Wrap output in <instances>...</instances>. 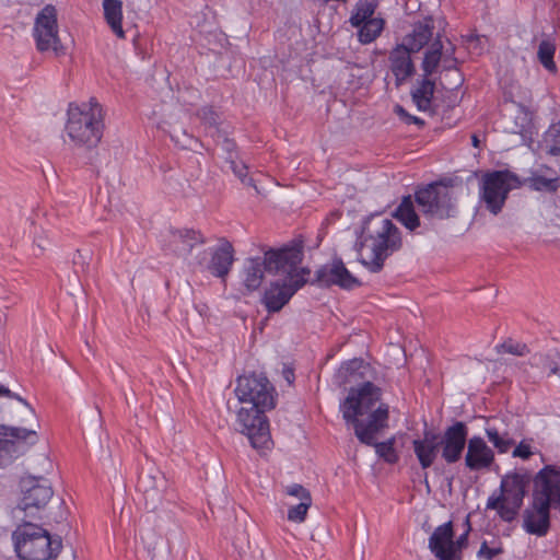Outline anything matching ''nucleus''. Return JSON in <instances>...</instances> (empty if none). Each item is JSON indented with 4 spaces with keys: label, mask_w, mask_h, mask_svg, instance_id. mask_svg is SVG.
<instances>
[{
    "label": "nucleus",
    "mask_w": 560,
    "mask_h": 560,
    "mask_svg": "<svg viewBox=\"0 0 560 560\" xmlns=\"http://www.w3.org/2000/svg\"><path fill=\"white\" fill-rule=\"evenodd\" d=\"M382 390L372 382L363 383L359 388H351L340 405L342 418L353 428L357 439L375 448L378 457L388 464L398 462L395 451V438L376 442V435L388 427L389 408L381 402Z\"/></svg>",
    "instance_id": "obj_1"
},
{
    "label": "nucleus",
    "mask_w": 560,
    "mask_h": 560,
    "mask_svg": "<svg viewBox=\"0 0 560 560\" xmlns=\"http://www.w3.org/2000/svg\"><path fill=\"white\" fill-rule=\"evenodd\" d=\"M401 246L399 229L382 214H372L364 220L355 243L359 261L374 273L382 271L385 260Z\"/></svg>",
    "instance_id": "obj_2"
},
{
    "label": "nucleus",
    "mask_w": 560,
    "mask_h": 560,
    "mask_svg": "<svg viewBox=\"0 0 560 560\" xmlns=\"http://www.w3.org/2000/svg\"><path fill=\"white\" fill-rule=\"evenodd\" d=\"M303 245L295 244L280 249H269L262 257L245 259L241 272L242 293L249 294L258 290L262 283L265 273H290L300 266L303 260Z\"/></svg>",
    "instance_id": "obj_3"
},
{
    "label": "nucleus",
    "mask_w": 560,
    "mask_h": 560,
    "mask_svg": "<svg viewBox=\"0 0 560 560\" xmlns=\"http://www.w3.org/2000/svg\"><path fill=\"white\" fill-rule=\"evenodd\" d=\"M104 109L96 98L81 105L70 104L66 131L71 141L79 147L95 148L104 131Z\"/></svg>",
    "instance_id": "obj_4"
},
{
    "label": "nucleus",
    "mask_w": 560,
    "mask_h": 560,
    "mask_svg": "<svg viewBox=\"0 0 560 560\" xmlns=\"http://www.w3.org/2000/svg\"><path fill=\"white\" fill-rule=\"evenodd\" d=\"M12 537L21 560L55 559L62 548L59 536L52 537L43 527L30 523L19 526Z\"/></svg>",
    "instance_id": "obj_5"
},
{
    "label": "nucleus",
    "mask_w": 560,
    "mask_h": 560,
    "mask_svg": "<svg viewBox=\"0 0 560 560\" xmlns=\"http://www.w3.org/2000/svg\"><path fill=\"white\" fill-rule=\"evenodd\" d=\"M530 480L532 477L526 471L506 474L501 479L500 493L490 495L486 508L495 510L502 521L513 522L523 505Z\"/></svg>",
    "instance_id": "obj_6"
},
{
    "label": "nucleus",
    "mask_w": 560,
    "mask_h": 560,
    "mask_svg": "<svg viewBox=\"0 0 560 560\" xmlns=\"http://www.w3.org/2000/svg\"><path fill=\"white\" fill-rule=\"evenodd\" d=\"M454 188L453 179L433 182L416 190L415 201L424 215L439 220L450 219L457 212Z\"/></svg>",
    "instance_id": "obj_7"
},
{
    "label": "nucleus",
    "mask_w": 560,
    "mask_h": 560,
    "mask_svg": "<svg viewBox=\"0 0 560 560\" xmlns=\"http://www.w3.org/2000/svg\"><path fill=\"white\" fill-rule=\"evenodd\" d=\"M521 186L520 178L508 170L488 172L480 183V200L487 210L497 215L502 211L509 192Z\"/></svg>",
    "instance_id": "obj_8"
},
{
    "label": "nucleus",
    "mask_w": 560,
    "mask_h": 560,
    "mask_svg": "<svg viewBox=\"0 0 560 560\" xmlns=\"http://www.w3.org/2000/svg\"><path fill=\"white\" fill-rule=\"evenodd\" d=\"M283 276L282 281L271 282L265 290L262 296V304L269 313H276L289 303L295 292L306 283L305 276L310 275L307 268H300L296 266L290 273H278Z\"/></svg>",
    "instance_id": "obj_9"
},
{
    "label": "nucleus",
    "mask_w": 560,
    "mask_h": 560,
    "mask_svg": "<svg viewBox=\"0 0 560 560\" xmlns=\"http://www.w3.org/2000/svg\"><path fill=\"white\" fill-rule=\"evenodd\" d=\"M33 37L39 52L52 51L56 57L66 55L58 34L57 10L52 4L45 5L36 15Z\"/></svg>",
    "instance_id": "obj_10"
},
{
    "label": "nucleus",
    "mask_w": 560,
    "mask_h": 560,
    "mask_svg": "<svg viewBox=\"0 0 560 560\" xmlns=\"http://www.w3.org/2000/svg\"><path fill=\"white\" fill-rule=\"evenodd\" d=\"M440 49L439 43L425 49L421 61V79L418 80L417 86L410 93L412 102L421 112H427L431 108L435 92V80L431 77L438 71L441 63Z\"/></svg>",
    "instance_id": "obj_11"
},
{
    "label": "nucleus",
    "mask_w": 560,
    "mask_h": 560,
    "mask_svg": "<svg viewBox=\"0 0 560 560\" xmlns=\"http://www.w3.org/2000/svg\"><path fill=\"white\" fill-rule=\"evenodd\" d=\"M235 394L241 402H248L256 408L272 409L276 406L275 388L261 374L240 376Z\"/></svg>",
    "instance_id": "obj_12"
},
{
    "label": "nucleus",
    "mask_w": 560,
    "mask_h": 560,
    "mask_svg": "<svg viewBox=\"0 0 560 560\" xmlns=\"http://www.w3.org/2000/svg\"><path fill=\"white\" fill-rule=\"evenodd\" d=\"M234 261L232 244L223 240L220 245L198 253L190 262L191 266L208 271L213 277L225 279Z\"/></svg>",
    "instance_id": "obj_13"
},
{
    "label": "nucleus",
    "mask_w": 560,
    "mask_h": 560,
    "mask_svg": "<svg viewBox=\"0 0 560 560\" xmlns=\"http://www.w3.org/2000/svg\"><path fill=\"white\" fill-rule=\"evenodd\" d=\"M265 408L242 407L237 412L240 431L245 434L256 450L267 448L270 443L268 419Z\"/></svg>",
    "instance_id": "obj_14"
},
{
    "label": "nucleus",
    "mask_w": 560,
    "mask_h": 560,
    "mask_svg": "<svg viewBox=\"0 0 560 560\" xmlns=\"http://www.w3.org/2000/svg\"><path fill=\"white\" fill-rule=\"evenodd\" d=\"M532 498L560 511V467L546 465L535 475Z\"/></svg>",
    "instance_id": "obj_15"
},
{
    "label": "nucleus",
    "mask_w": 560,
    "mask_h": 560,
    "mask_svg": "<svg viewBox=\"0 0 560 560\" xmlns=\"http://www.w3.org/2000/svg\"><path fill=\"white\" fill-rule=\"evenodd\" d=\"M22 498L18 508L33 514L47 505L54 495V490L48 479L43 477H26L21 481Z\"/></svg>",
    "instance_id": "obj_16"
},
{
    "label": "nucleus",
    "mask_w": 560,
    "mask_h": 560,
    "mask_svg": "<svg viewBox=\"0 0 560 560\" xmlns=\"http://www.w3.org/2000/svg\"><path fill=\"white\" fill-rule=\"evenodd\" d=\"M468 427L463 421H455L439 434L441 457L447 464H455L460 458L468 443Z\"/></svg>",
    "instance_id": "obj_17"
},
{
    "label": "nucleus",
    "mask_w": 560,
    "mask_h": 560,
    "mask_svg": "<svg viewBox=\"0 0 560 560\" xmlns=\"http://www.w3.org/2000/svg\"><path fill=\"white\" fill-rule=\"evenodd\" d=\"M137 488L142 493L145 508L155 511L163 501L167 479L158 468L149 467L140 474Z\"/></svg>",
    "instance_id": "obj_18"
},
{
    "label": "nucleus",
    "mask_w": 560,
    "mask_h": 560,
    "mask_svg": "<svg viewBox=\"0 0 560 560\" xmlns=\"http://www.w3.org/2000/svg\"><path fill=\"white\" fill-rule=\"evenodd\" d=\"M316 282L320 285H338L347 290L360 285L359 280L346 268L340 258H336L330 264L322 266L316 271Z\"/></svg>",
    "instance_id": "obj_19"
},
{
    "label": "nucleus",
    "mask_w": 560,
    "mask_h": 560,
    "mask_svg": "<svg viewBox=\"0 0 560 560\" xmlns=\"http://www.w3.org/2000/svg\"><path fill=\"white\" fill-rule=\"evenodd\" d=\"M207 243L206 236L194 229H172L170 230L166 249L175 256L186 258L198 245Z\"/></svg>",
    "instance_id": "obj_20"
},
{
    "label": "nucleus",
    "mask_w": 560,
    "mask_h": 560,
    "mask_svg": "<svg viewBox=\"0 0 560 560\" xmlns=\"http://www.w3.org/2000/svg\"><path fill=\"white\" fill-rule=\"evenodd\" d=\"M551 506L532 498L530 503L523 511V528L529 535L544 537L550 529Z\"/></svg>",
    "instance_id": "obj_21"
},
{
    "label": "nucleus",
    "mask_w": 560,
    "mask_h": 560,
    "mask_svg": "<svg viewBox=\"0 0 560 560\" xmlns=\"http://www.w3.org/2000/svg\"><path fill=\"white\" fill-rule=\"evenodd\" d=\"M412 54V51L400 44H397L389 51V69L395 77V85L397 88L401 86L416 74V66L411 58Z\"/></svg>",
    "instance_id": "obj_22"
},
{
    "label": "nucleus",
    "mask_w": 560,
    "mask_h": 560,
    "mask_svg": "<svg viewBox=\"0 0 560 560\" xmlns=\"http://www.w3.org/2000/svg\"><path fill=\"white\" fill-rule=\"evenodd\" d=\"M494 462V453L480 436L468 440L465 465L472 471L488 469Z\"/></svg>",
    "instance_id": "obj_23"
},
{
    "label": "nucleus",
    "mask_w": 560,
    "mask_h": 560,
    "mask_svg": "<svg viewBox=\"0 0 560 560\" xmlns=\"http://www.w3.org/2000/svg\"><path fill=\"white\" fill-rule=\"evenodd\" d=\"M435 36L433 19L427 16L422 21L413 23L411 32L404 37L400 45L412 52H418L425 46H430Z\"/></svg>",
    "instance_id": "obj_24"
},
{
    "label": "nucleus",
    "mask_w": 560,
    "mask_h": 560,
    "mask_svg": "<svg viewBox=\"0 0 560 560\" xmlns=\"http://www.w3.org/2000/svg\"><path fill=\"white\" fill-rule=\"evenodd\" d=\"M412 448L421 468L427 469L431 467L435 462L439 452H441L439 433L431 430H424L421 439L412 441Z\"/></svg>",
    "instance_id": "obj_25"
},
{
    "label": "nucleus",
    "mask_w": 560,
    "mask_h": 560,
    "mask_svg": "<svg viewBox=\"0 0 560 560\" xmlns=\"http://www.w3.org/2000/svg\"><path fill=\"white\" fill-rule=\"evenodd\" d=\"M454 538L453 523L438 526L429 538V549L438 560H454L450 548Z\"/></svg>",
    "instance_id": "obj_26"
},
{
    "label": "nucleus",
    "mask_w": 560,
    "mask_h": 560,
    "mask_svg": "<svg viewBox=\"0 0 560 560\" xmlns=\"http://www.w3.org/2000/svg\"><path fill=\"white\" fill-rule=\"evenodd\" d=\"M485 431L489 442L499 453H508L516 443L514 434L503 422L498 425H488Z\"/></svg>",
    "instance_id": "obj_27"
},
{
    "label": "nucleus",
    "mask_w": 560,
    "mask_h": 560,
    "mask_svg": "<svg viewBox=\"0 0 560 560\" xmlns=\"http://www.w3.org/2000/svg\"><path fill=\"white\" fill-rule=\"evenodd\" d=\"M104 19L118 38H125L122 30V2L120 0H103Z\"/></svg>",
    "instance_id": "obj_28"
},
{
    "label": "nucleus",
    "mask_w": 560,
    "mask_h": 560,
    "mask_svg": "<svg viewBox=\"0 0 560 560\" xmlns=\"http://www.w3.org/2000/svg\"><path fill=\"white\" fill-rule=\"evenodd\" d=\"M394 217L410 231L416 230L420 225V220L415 211L411 196H406L402 198L400 205L394 212Z\"/></svg>",
    "instance_id": "obj_29"
},
{
    "label": "nucleus",
    "mask_w": 560,
    "mask_h": 560,
    "mask_svg": "<svg viewBox=\"0 0 560 560\" xmlns=\"http://www.w3.org/2000/svg\"><path fill=\"white\" fill-rule=\"evenodd\" d=\"M384 26L385 21L382 18H374L372 20L364 21L358 27L359 42L363 45L371 44L382 34Z\"/></svg>",
    "instance_id": "obj_30"
},
{
    "label": "nucleus",
    "mask_w": 560,
    "mask_h": 560,
    "mask_svg": "<svg viewBox=\"0 0 560 560\" xmlns=\"http://www.w3.org/2000/svg\"><path fill=\"white\" fill-rule=\"evenodd\" d=\"M378 7V0H359L349 19L353 27H359L364 21L374 19L373 15Z\"/></svg>",
    "instance_id": "obj_31"
},
{
    "label": "nucleus",
    "mask_w": 560,
    "mask_h": 560,
    "mask_svg": "<svg viewBox=\"0 0 560 560\" xmlns=\"http://www.w3.org/2000/svg\"><path fill=\"white\" fill-rule=\"evenodd\" d=\"M523 185L535 191L552 194L560 187V179L559 177L547 178L542 175H533L532 177L525 178L522 182V186Z\"/></svg>",
    "instance_id": "obj_32"
},
{
    "label": "nucleus",
    "mask_w": 560,
    "mask_h": 560,
    "mask_svg": "<svg viewBox=\"0 0 560 560\" xmlns=\"http://www.w3.org/2000/svg\"><path fill=\"white\" fill-rule=\"evenodd\" d=\"M544 147L547 154L560 155V120L552 124L544 136Z\"/></svg>",
    "instance_id": "obj_33"
},
{
    "label": "nucleus",
    "mask_w": 560,
    "mask_h": 560,
    "mask_svg": "<svg viewBox=\"0 0 560 560\" xmlns=\"http://www.w3.org/2000/svg\"><path fill=\"white\" fill-rule=\"evenodd\" d=\"M556 52V46L552 42L548 39H544L539 43L537 57L539 62L550 72H556L557 67L553 61V56Z\"/></svg>",
    "instance_id": "obj_34"
},
{
    "label": "nucleus",
    "mask_w": 560,
    "mask_h": 560,
    "mask_svg": "<svg viewBox=\"0 0 560 560\" xmlns=\"http://www.w3.org/2000/svg\"><path fill=\"white\" fill-rule=\"evenodd\" d=\"M497 353H509L517 357H525L529 353V348L526 343L516 341L512 338L504 340L502 343L495 346Z\"/></svg>",
    "instance_id": "obj_35"
},
{
    "label": "nucleus",
    "mask_w": 560,
    "mask_h": 560,
    "mask_svg": "<svg viewBox=\"0 0 560 560\" xmlns=\"http://www.w3.org/2000/svg\"><path fill=\"white\" fill-rule=\"evenodd\" d=\"M230 168L234 173V175L242 182V184L246 186L253 187L257 194H260L259 188L256 186L255 180L248 176V166L243 162L237 163V161L231 156L230 159Z\"/></svg>",
    "instance_id": "obj_36"
},
{
    "label": "nucleus",
    "mask_w": 560,
    "mask_h": 560,
    "mask_svg": "<svg viewBox=\"0 0 560 560\" xmlns=\"http://www.w3.org/2000/svg\"><path fill=\"white\" fill-rule=\"evenodd\" d=\"M466 530L456 540L452 538L451 552H453L454 560H462V550L468 545V536L471 530L469 515L465 518Z\"/></svg>",
    "instance_id": "obj_37"
},
{
    "label": "nucleus",
    "mask_w": 560,
    "mask_h": 560,
    "mask_svg": "<svg viewBox=\"0 0 560 560\" xmlns=\"http://www.w3.org/2000/svg\"><path fill=\"white\" fill-rule=\"evenodd\" d=\"M312 505V500H303L299 504L291 506L288 511V520L295 523H302L305 521L307 511Z\"/></svg>",
    "instance_id": "obj_38"
},
{
    "label": "nucleus",
    "mask_w": 560,
    "mask_h": 560,
    "mask_svg": "<svg viewBox=\"0 0 560 560\" xmlns=\"http://www.w3.org/2000/svg\"><path fill=\"white\" fill-rule=\"evenodd\" d=\"M435 43H439L441 46V62L444 71L457 70L458 59L456 57H451L452 54H443V40L440 32L436 33L434 40L430 44L433 46Z\"/></svg>",
    "instance_id": "obj_39"
},
{
    "label": "nucleus",
    "mask_w": 560,
    "mask_h": 560,
    "mask_svg": "<svg viewBox=\"0 0 560 560\" xmlns=\"http://www.w3.org/2000/svg\"><path fill=\"white\" fill-rule=\"evenodd\" d=\"M198 116L202 122L209 127H217L219 125L220 116L212 107H202L199 109Z\"/></svg>",
    "instance_id": "obj_40"
},
{
    "label": "nucleus",
    "mask_w": 560,
    "mask_h": 560,
    "mask_svg": "<svg viewBox=\"0 0 560 560\" xmlns=\"http://www.w3.org/2000/svg\"><path fill=\"white\" fill-rule=\"evenodd\" d=\"M284 492L288 495L298 498L301 502L303 500H306L307 502L308 500H312L311 492L305 487L299 483H292L287 486Z\"/></svg>",
    "instance_id": "obj_41"
},
{
    "label": "nucleus",
    "mask_w": 560,
    "mask_h": 560,
    "mask_svg": "<svg viewBox=\"0 0 560 560\" xmlns=\"http://www.w3.org/2000/svg\"><path fill=\"white\" fill-rule=\"evenodd\" d=\"M394 112L396 115H398L402 120H405L406 124L410 125V124H415V125H418V126H423L424 125V120L419 118V117H416V116H412L410 115L401 105L397 104L395 105L394 107Z\"/></svg>",
    "instance_id": "obj_42"
},
{
    "label": "nucleus",
    "mask_w": 560,
    "mask_h": 560,
    "mask_svg": "<svg viewBox=\"0 0 560 560\" xmlns=\"http://www.w3.org/2000/svg\"><path fill=\"white\" fill-rule=\"evenodd\" d=\"M503 552H504V550L501 546L497 547V548H490V547H488L487 541H483L480 546V549H479L477 556L479 558L483 557L487 560H492L494 557H497Z\"/></svg>",
    "instance_id": "obj_43"
},
{
    "label": "nucleus",
    "mask_w": 560,
    "mask_h": 560,
    "mask_svg": "<svg viewBox=\"0 0 560 560\" xmlns=\"http://www.w3.org/2000/svg\"><path fill=\"white\" fill-rule=\"evenodd\" d=\"M362 368H364V360L361 358H354L352 360L345 362L341 365V371H345V373L352 375L360 371Z\"/></svg>",
    "instance_id": "obj_44"
},
{
    "label": "nucleus",
    "mask_w": 560,
    "mask_h": 560,
    "mask_svg": "<svg viewBox=\"0 0 560 560\" xmlns=\"http://www.w3.org/2000/svg\"><path fill=\"white\" fill-rule=\"evenodd\" d=\"M512 454L514 457L528 459L533 455L530 444L526 441H522L518 445L515 446Z\"/></svg>",
    "instance_id": "obj_45"
},
{
    "label": "nucleus",
    "mask_w": 560,
    "mask_h": 560,
    "mask_svg": "<svg viewBox=\"0 0 560 560\" xmlns=\"http://www.w3.org/2000/svg\"><path fill=\"white\" fill-rule=\"evenodd\" d=\"M222 150L228 154L226 162L230 163L231 156H233L235 160H237L236 154V143L234 140L229 138H223L221 142Z\"/></svg>",
    "instance_id": "obj_46"
},
{
    "label": "nucleus",
    "mask_w": 560,
    "mask_h": 560,
    "mask_svg": "<svg viewBox=\"0 0 560 560\" xmlns=\"http://www.w3.org/2000/svg\"><path fill=\"white\" fill-rule=\"evenodd\" d=\"M48 244L49 241L45 235H38L34 240V245L38 248L40 254L46 249Z\"/></svg>",
    "instance_id": "obj_47"
},
{
    "label": "nucleus",
    "mask_w": 560,
    "mask_h": 560,
    "mask_svg": "<svg viewBox=\"0 0 560 560\" xmlns=\"http://www.w3.org/2000/svg\"><path fill=\"white\" fill-rule=\"evenodd\" d=\"M0 396H7L12 399H16L18 401H24L20 395L12 393L9 388L0 384Z\"/></svg>",
    "instance_id": "obj_48"
},
{
    "label": "nucleus",
    "mask_w": 560,
    "mask_h": 560,
    "mask_svg": "<svg viewBox=\"0 0 560 560\" xmlns=\"http://www.w3.org/2000/svg\"><path fill=\"white\" fill-rule=\"evenodd\" d=\"M547 368L549 369L550 373L558 374L560 373V359L559 361H551L547 364Z\"/></svg>",
    "instance_id": "obj_49"
},
{
    "label": "nucleus",
    "mask_w": 560,
    "mask_h": 560,
    "mask_svg": "<svg viewBox=\"0 0 560 560\" xmlns=\"http://www.w3.org/2000/svg\"><path fill=\"white\" fill-rule=\"evenodd\" d=\"M283 376L289 384H292L294 381V372L292 369L285 368L283 370Z\"/></svg>",
    "instance_id": "obj_50"
},
{
    "label": "nucleus",
    "mask_w": 560,
    "mask_h": 560,
    "mask_svg": "<svg viewBox=\"0 0 560 560\" xmlns=\"http://www.w3.org/2000/svg\"><path fill=\"white\" fill-rule=\"evenodd\" d=\"M447 44H448L447 47H445L443 45V54H452L451 57H456L455 56V51H456L455 45H453L450 40H447Z\"/></svg>",
    "instance_id": "obj_51"
},
{
    "label": "nucleus",
    "mask_w": 560,
    "mask_h": 560,
    "mask_svg": "<svg viewBox=\"0 0 560 560\" xmlns=\"http://www.w3.org/2000/svg\"><path fill=\"white\" fill-rule=\"evenodd\" d=\"M471 143H472V145H474L475 148H479V145H480V140H479V138H478V136H477V135H472V136H471Z\"/></svg>",
    "instance_id": "obj_52"
},
{
    "label": "nucleus",
    "mask_w": 560,
    "mask_h": 560,
    "mask_svg": "<svg viewBox=\"0 0 560 560\" xmlns=\"http://www.w3.org/2000/svg\"><path fill=\"white\" fill-rule=\"evenodd\" d=\"M81 258H82V255H81V253L78 250V252H77V255H75V256H74V258H73V264L77 266V265L79 264V259H81Z\"/></svg>",
    "instance_id": "obj_53"
},
{
    "label": "nucleus",
    "mask_w": 560,
    "mask_h": 560,
    "mask_svg": "<svg viewBox=\"0 0 560 560\" xmlns=\"http://www.w3.org/2000/svg\"><path fill=\"white\" fill-rule=\"evenodd\" d=\"M462 82H463V78H462V75H460V74H458V80H457V83H456L455 88H456V86H458V85H460V84H462Z\"/></svg>",
    "instance_id": "obj_54"
},
{
    "label": "nucleus",
    "mask_w": 560,
    "mask_h": 560,
    "mask_svg": "<svg viewBox=\"0 0 560 560\" xmlns=\"http://www.w3.org/2000/svg\"><path fill=\"white\" fill-rule=\"evenodd\" d=\"M556 355L558 357V359H560V352H557Z\"/></svg>",
    "instance_id": "obj_55"
}]
</instances>
